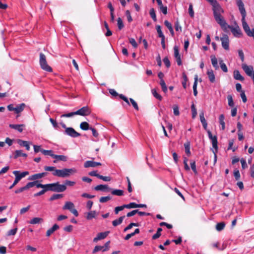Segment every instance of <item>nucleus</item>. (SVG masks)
Listing matches in <instances>:
<instances>
[{
	"label": "nucleus",
	"instance_id": "nucleus-1",
	"mask_svg": "<svg viewBox=\"0 0 254 254\" xmlns=\"http://www.w3.org/2000/svg\"><path fill=\"white\" fill-rule=\"evenodd\" d=\"M76 172V169L74 168L67 169L64 168L62 170H58L55 172V176L62 178L69 177L71 174Z\"/></svg>",
	"mask_w": 254,
	"mask_h": 254
},
{
	"label": "nucleus",
	"instance_id": "nucleus-2",
	"mask_svg": "<svg viewBox=\"0 0 254 254\" xmlns=\"http://www.w3.org/2000/svg\"><path fill=\"white\" fill-rule=\"evenodd\" d=\"M212 6V10L214 17L221 15V13L224 12L223 9L218 3L216 0H207Z\"/></svg>",
	"mask_w": 254,
	"mask_h": 254
},
{
	"label": "nucleus",
	"instance_id": "nucleus-3",
	"mask_svg": "<svg viewBox=\"0 0 254 254\" xmlns=\"http://www.w3.org/2000/svg\"><path fill=\"white\" fill-rule=\"evenodd\" d=\"M39 56V64L41 68L46 71L52 72L53 70L52 68L48 64L46 56L43 53H40Z\"/></svg>",
	"mask_w": 254,
	"mask_h": 254
},
{
	"label": "nucleus",
	"instance_id": "nucleus-4",
	"mask_svg": "<svg viewBox=\"0 0 254 254\" xmlns=\"http://www.w3.org/2000/svg\"><path fill=\"white\" fill-rule=\"evenodd\" d=\"M214 18L216 22L220 25L222 29L224 31H227L230 25L227 24L223 16L222 15H219L214 17Z\"/></svg>",
	"mask_w": 254,
	"mask_h": 254
},
{
	"label": "nucleus",
	"instance_id": "nucleus-5",
	"mask_svg": "<svg viewBox=\"0 0 254 254\" xmlns=\"http://www.w3.org/2000/svg\"><path fill=\"white\" fill-rule=\"evenodd\" d=\"M66 189V186L61 185L59 182L52 183V191L61 192H64Z\"/></svg>",
	"mask_w": 254,
	"mask_h": 254
},
{
	"label": "nucleus",
	"instance_id": "nucleus-6",
	"mask_svg": "<svg viewBox=\"0 0 254 254\" xmlns=\"http://www.w3.org/2000/svg\"><path fill=\"white\" fill-rule=\"evenodd\" d=\"M209 138L211 140L212 144L214 150H212L213 153H217L218 152V141L217 137L216 135L213 136L211 132L208 130H207Z\"/></svg>",
	"mask_w": 254,
	"mask_h": 254
},
{
	"label": "nucleus",
	"instance_id": "nucleus-7",
	"mask_svg": "<svg viewBox=\"0 0 254 254\" xmlns=\"http://www.w3.org/2000/svg\"><path fill=\"white\" fill-rule=\"evenodd\" d=\"M110 94L115 98L119 97L120 99L125 101L128 105H129L128 98L123 94H119L114 89H110L109 90Z\"/></svg>",
	"mask_w": 254,
	"mask_h": 254
},
{
	"label": "nucleus",
	"instance_id": "nucleus-8",
	"mask_svg": "<svg viewBox=\"0 0 254 254\" xmlns=\"http://www.w3.org/2000/svg\"><path fill=\"white\" fill-rule=\"evenodd\" d=\"M235 24V27H234L230 25V27H228V28L231 29L232 33L235 37L240 38L242 37V33L239 26L236 23Z\"/></svg>",
	"mask_w": 254,
	"mask_h": 254
},
{
	"label": "nucleus",
	"instance_id": "nucleus-9",
	"mask_svg": "<svg viewBox=\"0 0 254 254\" xmlns=\"http://www.w3.org/2000/svg\"><path fill=\"white\" fill-rule=\"evenodd\" d=\"M242 67L245 73L253 78L254 75L253 67L251 65H247L246 64H243Z\"/></svg>",
	"mask_w": 254,
	"mask_h": 254
},
{
	"label": "nucleus",
	"instance_id": "nucleus-10",
	"mask_svg": "<svg viewBox=\"0 0 254 254\" xmlns=\"http://www.w3.org/2000/svg\"><path fill=\"white\" fill-rule=\"evenodd\" d=\"M65 133L72 137H76L80 136L79 133L76 131L73 128L71 127L66 128L65 129Z\"/></svg>",
	"mask_w": 254,
	"mask_h": 254
},
{
	"label": "nucleus",
	"instance_id": "nucleus-11",
	"mask_svg": "<svg viewBox=\"0 0 254 254\" xmlns=\"http://www.w3.org/2000/svg\"><path fill=\"white\" fill-rule=\"evenodd\" d=\"M220 40L221 41L223 48L226 50H228L229 49V40L228 36L226 34H224L223 37L220 38Z\"/></svg>",
	"mask_w": 254,
	"mask_h": 254
},
{
	"label": "nucleus",
	"instance_id": "nucleus-12",
	"mask_svg": "<svg viewBox=\"0 0 254 254\" xmlns=\"http://www.w3.org/2000/svg\"><path fill=\"white\" fill-rule=\"evenodd\" d=\"M174 57L176 59V62L178 65H181L182 64V60L181 55L179 53V47L177 46H175L174 47Z\"/></svg>",
	"mask_w": 254,
	"mask_h": 254
},
{
	"label": "nucleus",
	"instance_id": "nucleus-13",
	"mask_svg": "<svg viewBox=\"0 0 254 254\" xmlns=\"http://www.w3.org/2000/svg\"><path fill=\"white\" fill-rule=\"evenodd\" d=\"M90 112H69L67 114H63L61 117L69 118L73 116L74 115H78L82 116H86L89 115Z\"/></svg>",
	"mask_w": 254,
	"mask_h": 254
},
{
	"label": "nucleus",
	"instance_id": "nucleus-14",
	"mask_svg": "<svg viewBox=\"0 0 254 254\" xmlns=\"http://www.w3.org/2000/svg\"><path fill=\"white\" fill-rule=\"evenodd\" d=\"M47 175V172H42L40 173L35 174L30 176L28 178V180L31 181L41 179L43 177H44L45 176H46Z\"/></svg>",
	"mask_w": 254,
	"mask_h": 254
},
{
	"label": "nucleus",
	"instance_id": "nucleus-15",
	"mask_svg": "<svg viewBox=\"0 0 254 254\" xmlns=\"http://www.w3.org/2000/svg\"><path fill=\"white\" fill-rule=\"evenodd\" d=\"M109 233V232L107 231L98 233L97 237L94 238L93 242H97L99 240L105 239L107 237Z\"/></svg>",
	"mask_w": 254,
	"mask_h": 254
},
{
	"label": "nucleus",
	"instance_id": "nucleus-16",
	"mask_svg": "<svg viewBox=\"0 0 254 254\" xmlns=\"http://www.w3.org/2000/svg\"><path fill=\"white\" fill-rule=\"evenodd\" d=\"M12 173L15 177H17L20 180L29 174V172L28 171H24L20 173L19 171H14Z\"/></svg>",
	"mask_w": 254,
	"mask_h": 254
},
{
	"label": "nucleus",
	"instance_id": "nucleus-17",
	"mask_svg": "<svg viewBox=\"0 0 254 254\" xmlns=\"http://www.w3.org/2000/svg\"><path fill=\"white\" fill-rule=\"evenodd\" d=\"M37 188H42L45 192L47 191H52V184L43 185L39 183V184H37Z\"/></svg>",
	"mask_w": 254,
	"mask_h": 254
},
{
	"label": "nucleus",
	"instance_id": "nucleus-18",
	"mask_svg": "<svg viewBox=\"0 0 254 254\" xmlns=\"http://www.w3.org/2000/svg\"><path fill=\"white\" fill-rule=\"evenodd\" d=\"M207 75L209 80L211 83H214L215 81V76L212 69H208L207 71Z\"/></svg>",
	"mask_w": 254,
	"mask_h": 254
},
{
	"label": "nucleus",
	"instance_id": "nucleus-19",
	"mask_svg": "<svg viewBox=\"0 0 254 254\" xmlns=\"http://www.w3.org/2000/svg\"><path fill=\"white\" fill-rule=\"evenodd\" d=\"M94 189L97 191H99V190L106 191V190H107V191H110L112 190V189L109 188L108 186L107 185H98L94 188Z\"/></svg>",
	"mask_w": 254,
	"mask_h": 254
},
{
	"label": "nucleus",
	"instance_id": "nucleus-20",
	"mask_svg": "<svg viewBox=\"0 0 254 254\" xmlns=\"http://www.w3.org/2000/svg\"><path fill=\"white\" fill-rule=\"evenodd\" d=\"M53 158L56 159V160L53 161L54 163H57L58 161H62L64 162L67 161V157L63 155H56L54 154Z\"/></svg>",
	"mask_w": 254,
	"mask_h": 254
},
{
	"label": "nucleus",
	"instance_id": "nucleus-21",
	"mask_svg": "<svg viewBox=\"0 0 254 254\" xmlns=\"http://www.w3.org/2000/svg\"><path fill=\"white\" fill-rule=\"evenodd\" d=\"M24 126H25V125L23 124H21V125L10 124L9 125V127L10 128L17 130L19 132H21L23 131V127Z\"/></svg>",
	"mask_w": 254,
	"mask_h": 254
},
{
	"label": "nucleus",
	"instance_id": "nucleus-22",
	"mask_svg": "<svg viewBox=\"0 0 254 254\" xmlns=\"http://www.w3.org/2000/svg\"><path fill=\"white\" fill-rule=\"evenodd\" d=\"M233 76L235 79L243 81L244 80V77L240 74L238 70H235L233 72Z\"/></svg>",
	"mask_w": 254,
	"mask_h": 254
},
{
	"label": "nucleus",
	"instance_id": "nucleus-23",
	"mask_svg": "<svg viewBox=\"0 0 254 254\" xmlns=\"http://www.w3.org/2000/svg\"><path fill=\"white\" fill-rule=\"evenodd\" d=\"M59 229V226L58 224H54L53 227L47 231L46 236L49 237L51 236L55 231Z\"/></svg>",
	"mask_w": 254,
	"mask_h": 254
},
{
	"label": "nucleus",
	"instance_id": "nucleus-24",
	"mask_svg": "<svg viewBox=\"0 0 254 254\" xmlns=\"http://www.w3.org/2000/svg\"><path fill=\"white\" fill-rule=\"evenodd\" d=\"M199 117H200V122L202 125L203 128L205 129H206L207 127V122L204 118V115L203 112H201L200 114Z\"/></svg>",
	"mask_w": 254,
	"mask_h": 254
},
{
	"label": "nucleus",
	"instance_id": "nucleus-25",
	"mask_svg": "<svg viewBox=\"0 0 254 254\" xmlns=\"http://www.w3.org/2000/svg\"><path fill=\"white\" fill-rule=\"evenodd\" d=\"M211 61L213 66L215 68L216 70L219 68V65L218 64L217 59L214 55H212L210 56Z\"/></svg>",
	"mask_w": 254,
	"mask_h": 254
},
{
	"label": "nucleus",
	"instance_id": "nucleus-26",
	"mask_svg": "<svg viewBox=\"0 0 254 254\" xmlns=\"http://www.w3.org/2000/svg\"><path fill=\"white\" fill-rule=\"evenodd\" d=\"M26 107L27 106L24 103L16 105L14 111H22L24 110H27L28 109H26Z\"/></svg>",
	"mask_w": 254,
	"mask_h": 254
},
{
	"label": "nucleus",
	"instance_id": "nucleus-27",
	"mask_svg": "<svg viewBox=\"0 0 254 254\" xmlns=\"http://www.w3.org/2000/svg\"><path fill=\"white\" fill-rule=\"evenodd\" d=\"M164 25L168 28L171 35L172 36H174L175 35V33L171 23L169 22L168 20H165L164 21Z\"/></svg>",
	"mask_w": 254,
	"mask_h": 254
},
{
	"label": "nucleus",
	"instance_id": "nucleus-28",
	"mask_svg": "<svg viewBox=\"0 0 254 254\" xmlns=\"http://www.w3.org/2000/svg\"><path fill=\"white\" fill-rule=\"evenodd\" d=\"M17 142H18V143L20 146L25 147L27 150H30V145H29V143L28 141H24V140H22L21 139H19Z\"/></svg>",
	"mask_w": 254,
	"mask_h": 254
},
{
	"label": "nucleus",
	"instance_id": "nucleus-29",
	"mask_svg": "<svg viewBox=\"0 0 254 254\" xmlns=\"http://www.w3.org/2000/svg\"><path fill=\"white\" fill-rule=\"evenodd\" d=\"M20 156L26 157L27 156V154L23 153L21 150H17L14 152V158L16 159Z\"/></svg>",
	"mask_w": 254,
	"mask_h": 254
},
{
	"label": "nucleus",
	"instance_id": "nucleus-30",
	"mask_svg": "<svg viewBox=\"0 0 254 254\" xmlns=\"http://www.w3.org/2000/svg\"><path fill=\"white\" fill-rule=\"evenodd\" d=\"M190 141H187L185 143L184 147H185V152L188 156H190L191 154V153L190 151Z\"/></svg>",
	"mask_w": 254,
	"mask_h": 254
},
{
	"label": "nucleus",
	"instance_id": "nucleus-31",
	"mask_svg": "<svg viewBox=\"0 0 254 254\" xmlns=\"http://www.w3.org/2000/svg\"><path fill=\"white\" fill-rule=\"evenodd\" d=\"M74 207V205L72 202L70 201H67L65 202L64 205L63 207V209H67L70 211L71 210H72Z\"/></svg>",
	"mask_w": 254,
	"mask_h": 254
},
{
	"label": "nucleus",
	"instance_id": "nucleus-32",
	"mask_svg": "<svg viewBox=\"0 0 254 254\" xmlns=\"http://www.w3.org/2000/svg\"><path fill=\"white\" fill-rule=\"evenodd\" d=\"M125 217V216H121L119 219L114 220L112 222L113 225L114 227H116L117 226L121 224L123 222Z\"/></svg>",
	"mask_w": 254,
	"mask_h": 254
},
{
	"label": "nucleus",
	"instance_id": "nucleus-33",
	"mask_svg": "<svg viewBox=\"0 0 254 254\" xmlns=\"http://www.w3.org/2000/svg\"><path fill=\"white\" fill-rule=\"evenodd\" d=\"M197 80H198V76L197 75H195L194 77V81L193 85V94L194 96H196L197 94V91L196 90L197 85Z\"/></svg>",
	"mask_w": 254,
	"mask_h": 254
},
{
	"label": "nucleus",
	"instance_id": "nucleus-34",
	"mask_svg": "<svg viewBox=\"0 0 254 254\" xmlns=\"http://www.w3.org/2000/svg\"><path fill=\"white\" fill-rule=\"evenodd\" d=\"M44 169L46 171L52 172V174L55 176V172L57 170L55 167L53 166H45L44 167Z\"/></svg>",
	"mask_w": 254,
	"mask_h": 254
},
{
	"label": "nucleus",
	"instance_id": "nucleus-35",
	"mask_svg": "<svg viewBox=\"0 0 254 254\" xmlns=\"http://www.w3.org/2000/svg\"><path fill=\"white\" fill-rule=\"evenodd\" d=\"M84 167L85 168L95 167V162L90 160L86 161L84 164Z\"/></svg>",
	"mask_w": 254,
	"mask_h": 254
},
{
	"label": "nucleus",
	"instance_id": "nucleus-36",
	"mask_svg": "<svg viewBox=\"0 0 254 254\" xmlns=\"http://www.w3.org/2000/svg\"><path fill=\"white\" fill-rule=\"evenodd\" d=\"M219 123L221 125V128L224 130L225 128V123L224 122V116L223 114L220 115L219 118Z\"/></svg>",
	"mask_w": 254,
	"mask_h": 254
},
{
	"label": "nucleus",
	"instance_id": "nucleus-37",
	"mask_svg": "<svg viewBox=\"0 0 254 254\" xmlns=\"http://www.w3.org/2000/svg\"><path fill=\"white\" fill-rule=\"evenodd\" d=\"M80 127L83 130H87L90 128L89 124L86 122H82L80 125Z\"/></svg>",
	"mask_w": 254,
	"mask_h": 254
},
{
	"label": "nucleus",
	"instance_id": "nucleus-38",
	"mask_svg": "<svg viewBox=\"0 0 254 254\" xmlns=\"http://www.w3.org/2000/svg\"><path fill=\"white\" fill-rule=\"evenodd\" d=\"M96 216V211H90L89 212L86 216V219L88 220H91L94 218H95Z\"/></svg>",
	"mask_w": 254,
	"mask_h": 254
},
{
	"label": "nucleus",
	"instance_id": "nucleus-39",
	"mask_svg": "<svg viewBox=\"0 0 254 254\" xmlns=\"http://www.w3.org/2000/svg\"><path fill=\"white\" fill-rule=\"evenodd\" d=\"M182 77H183V80L182 81V85H183V87L186 89L187 88V82L188 81V77H187V76L186 75V74L185 73V72H183L182 73Z\"/></svg>",
	"mask_w": 254,
	"mask_h": 254
},
{
	"label": "nucleus",
	"instance_id": "nucleus-40",
	"mask_svg": "<svg viewBox=\"0 0 254 254\" xmlns=\"http://www.w3.org/2000/svg\"><path fill=\"white\" fill-rule=\"evenodd\" d=\"M111 193L117 196H122L124 195V191L121 190H114L111 191Z\"/></svg>",
	"mask_w": 254,
	"mask_h": 254
},
{
	"label": "nucleus",
	"instance_id": "nucleus-41",
	"mask_svg": "<svg viewBox=\"0 0 254 254\" xmlns=\"http://www.w3.org/2000/svg\"><path fill=\"white\" fill-rule=\"evenodd\" d=\"M219 64L220 65V67L221 69L224 72H227L228 71L227 67L225 63H223L222 60L220 59L219 60Z\"/></svg>",
	"mask_w": 254,
	"mask_h": 254
},
{
	"label": "nucleus",
	"instance_id": "nucleus-42",
	"mask_svg": "<svg viewBox=\"0 0 254 254\" xmlns=\"http://www.w3.org/2000/svg\"><path fill=\"white\" fill-rule=\"evenodd\" d=\"M156 29L158 34V37L161 38H165L164 35L163 34L162 30L161 27L160 25H157L156 26Z\"/></svg>",
	"mask_w": 254,
	"mask_h": 254
},
{
	"label": "nucleus",
	"instance_id": "nucleus-43",
	"mask_svg": "<svg viewBox=\"0 0 254 254\" xmlns=\"http://www.w3.org/2000/svg\"><path fill=\"white\" fill-rule=\"evenodd\" d=\"M225 226V224L224 222L218 223L216 225V229L218 231H221L224 229Z\"/></svg>",
	"mask_w": 254,
	"mask_h": 254
},
{
	"label": "nucleus",
	"instance_id": "nucleus-44",
	"mask_svg": "<svg viewBox=\"0 0 254 254\" xmlns=\"http://www.w3.org/2000/svg\"><path fill=\"white\" fill-rule=\"evenodd\" d=\"M63 197V194H54L49 198L50 201H53L56 199H60Z\"/></svg>",
	"mask_w": 254,
	"mask_h": 254
},
{
	"label": "nucleus",
	"instance_id": "nucleus-45",
	"mask_svg": "<svg viewBox=\"0 0 254 254\" xmlns=\"http://www.w3.org/2000/svg\"><path fill=\"white\" fill-rule=\"evenodd\" d=\"M43 221V219L42 218L39 217H35L31 220L30 223L32 224H36L40 223Z\"/></svg>",
	"mask_w": 254,
	"mask_h": 254
},
{
	"label": "nucleus",
	"instance_id": "nucleus-46",
	"mask_svg": "<svg viewBox=\"0 0 254 254\" xmlns=\"http://www.w3.org/2000/svg\"><path fill=\"white\" fill-rule=\"evenodd\" d=\"M149 14H150L151 17L153 20V21H156L157 18H156V14H155V11L153 8H152L150 9V11H149Z\"/></svg>",
	"mask_w": 254,
	"mask_h": 254
},
{
	"label": "nucleus",
	"instance_id": "nucleus-47",
	"mask_svg": "<svg viewBox=\"0 0 254 254\" xmlns=\"http://www.w3.org/2000/svg\"><path fill=\"white\" fill-rule=\"evenodd\" d=\"M42 153L45 155H49L52 157L54 156L53 151L51 150H45L43 149Z\"/></svg>",
	"mask_w": 254,
	"mask_h": 254
},
{
	"label": "nucleus",
	"instance_id": "nucleus-48",
	"mask_svg": "<svg viewBox=\"0 0 254 254\" xmlns=\"http://www.w3.org/2000/svg\"><path fill=\"white\" fill-rule=\"evenodd\" d=\"M117 24L119 30H121L124 27V25L121 18L119 17L117 19Z\"/></svg>",
	"mask_w": 254,
	"mask_h": 254
},
{
	"label": "nucleus",
	"instance_id": "nucleus-49",
	"mask_svg": "<svg viewBox=\"0 0 254 254\" xmlns=\"http://www.w3.org/2000/svg\"><path fill=\"white\" fill-rule=\"evenodd\" d=\"M175 30L176 31L182 32V28L180 25V22H179L178 19H177L175 23Z\"/></svg>",
	"mask_w": 254,
	"mask_h": 254
},
{
	"label": "nucleus",
	"instance_id": "nucleus-50",
	"mask_svg": "<svg viewBox=\"0 0 254 254\" xmlns=\"http://www.w3.org/2000/svg\"><path fill=\"white\" fill-rule=\"evenodd\" d=\"M37 184H39L38 181H35L31 182L28 183L26 185L27 187L30 189L31 188H32L34 186H36L37 188Z\"/></svg>",
	"mask_w": 254,
	"mask_h": 254
},
{
	"label": "nucleus",
	"instance_id": "nucleus-51",
	"mask_svg": "<svg viewBox=\"0 0 254 254\" xmlns=\"http://www.w3.org/2000/svg\"><path fill=\"white\" fill-rule=\"evenodd\" d=\"M190 164V167H191L192 170L193 171V172H194V173L195 174H197V171L196 168V165H195V161H191Z\"/></svg>",
	"mask_w": 254,
	"mask_h": 254
},
{
	"label": "nucleus",
	"instance_id": "nucleus-52",
	"mask_svg": "<svg viewBox=\"0 0 254 254\" xmlns=\"http://www.w3.org/2000/svg\"><path fill=\"white\" fill-rule=\"evenodd\" d=\"M189 13L190 16L191 18H193L194 17V11H193V6H192V4L191 3H190L189 4Z\"/></svg>",
	"mask_w": 254,
	"mask_h": 254
},
{
	"label": "nucleus",
	"instance_id": "nucleus-53",
	"mask_svg": "<svg viewBox=\"0 0 254 254\" xmlns=\"http://www.w3.org/2000/svg\"><path fill=\"white\" fill-rule=\"evenodd\" d=\"M111 199V197L110 196H102L100 197L99 199V201L101 203H105L110 200Z\"/></svg>",
	"mask_w": 254,
	"mask_h": 254
},
{
	"label": "nucleus",
	"instance_id": "nucleus-54",
	"mask_svg": "<svg viewBox=\"0 0 254 254\" xmlns=\"http://www.w3.org/2000/svg\"><path fill=\"white\" fill-rule=\"evenodd\" d=\"M126 208L125 204L120 206H117L115 207V213L116 214H118L119 212V211L123 210L124 208Z\"/></svg>",
	"mask_w": 254,
	"mask_h": 254
},
{
	"label": "nucleus",
	"instance_id": "nucleus-55",
	"mask_svg": "<svg viewBox=\"0 0 254 254\" xmlns=\"http://www.w3.org/2000/svg\"><path fill=\"white\" fill-rule=\"evenodd\" d=\"M126 208H137V204L135 202H130L129 204H125Z\"/></svg>",
	"mask_w": 254,
	"mask_h": 254
},
{
	"label": "nucleus",
	"instance_id": "nucleus-56",
	"mask_svg": "<svg viewBox=\"0 0 254 254\" xmlns=\"http://www.w3.org/2000/svg\"><path fill=\"white\" fill-rule=\"evenodd\" d=\"M104 249V247L101 246H96L95 247L94 249L93 250L92 253L93 254L96 253L99 251H102L103 252V250Z\"/></svg>",
	"mask_w": 254,
	"mask_h": 254
},
{
	"label": "nucleus",
	"instance_id": "nucleus-57",
	"mask_svg": "<svg viewBox=\"0 0 254 254\" xmlns=\"http://www.w3.org/2000/svg\"><path fill=\"white\" fill-rule=\"evenodd\" d=\"M20 181V180H19V179L17 177H15L13 183L11 186H9V189L11 190L12 189H13V187H15L19 183Z\"/></svg>",
	"mask_w": 254,
	"mask_h": 254
},
{
	"label": "nucleus",
	"instance_id": "nucleus-58",
	"mask_svg": "<svg viewBox=\"0 0 254 254\" xmlns=\"http://www.w3.org/2000/svg\"><path fill=\"white\" fill-rule=\"evenodd\" d=\"M152 94L153 95V96H154V97H155L156 99L159 100H161L162 99V97L161 95H160L157 92V91H156L155 89H152Z\"/></svg>",
	"mask_w": 254,
	"mask_h": 254
},
{
	"label": "nucleus",
	"instance_id": "nucleus-59",
	"mask_svg": "<svg viewBox=\"0 0 254 254\" xmlns=\"http://www.w3.org/2000/svg\"><path fill=\"white\" fill-rule=\"evenodd\" d=\"M129 100L134 109L135 110L138 111L139 108L137 103L132 98H129Z\"/></svg>",
	"mask_w": 254,
	"mask_h": 254
},
{
	"label": "nucleus",
	"instance_id": "nucleus-60",
	"mask_svg": "<svg viewBox=\"0 0 254 254\" xmlns=\"http://www.w3.org/2000/svg\"><path fill=\"white\" fill-rule=\"evenodd\" d=\"M234 176L236 180L238 181L240 179V172L238 169H235L234 171Z\"/></svg>",
	"mask_w": 254,
	"mask_h": 254
},
{
	"label": "nucleus",
	"instance_id": "nucleus-61",
	"mask_svg": "<svg viewBox=\"0 0 254 254\" xmlns=\"http://www.w3.org/2000/svg\"><path fill=\"white\" fill-rule=\"evenodd\" d=\"M17 231V228H15L14 229H11L7 232V236H14L15 235Z\"/></svg>",
	"mask_w": 254,
	"mask_h": 254
},
{
	"label": "nucleus",
	"instance_id": "nucleus-62",
	"mask_svg": "<svg viewBox=\"0 0 254 254\" xmlns=\"http://www.w3.org/2000/svg\"><path fill=\"white\" fill-rule=\"evenodd\" d=\"M228 98V104L230 107H233L234 105V103L233 102V98L232 96L228 95L227 97Z\"/></svg>",
	"mask_w": 254,
	"mask_h": 254
},
{
	"label": "nucleus",
	"instance_id": "nucleus-63",
	"mask_svg": "<svg viewBox=\"0 0 254 254\" xmlns=\"http://www.w3.org/2000/svg\"><path fill=\"white\" fill-rule=\"evenodd\" d=\"M129 42L131 44L133 47L136 48L137 47V44L134 39L130 38L129 39Z\"/></svg>",
	"mask_w": 254,
	"mask_h": 254
},
{
	"label": "nucleus",
	"instance_id": "nucleus-64",
	"mask_svg": "<svg viewBox=\"0 0 254 254\" xmlns=\"http://www.w3.org/2000/svg\"><path fill=\"white\" fill-rule=\"evenodd\" d=\"M99 179H101L106 182H109L111 180V178L109 176H103L102 175H100L99 176Z\"/></svg>",
	"mask_w": 254,
	"mask_h": 254
}]
</instances>
